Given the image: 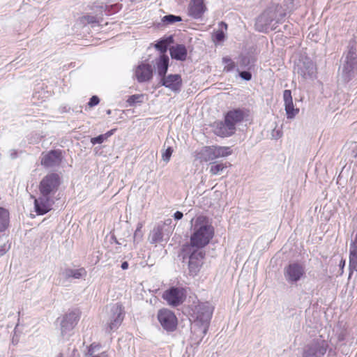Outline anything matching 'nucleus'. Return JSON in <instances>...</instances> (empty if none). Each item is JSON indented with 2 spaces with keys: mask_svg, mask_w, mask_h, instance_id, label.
<instances>
[{
  "mask_svg": "<svg viewBox=\"0 0 357 357\" xmlns=\"http://www.w3.org/2000/svg\"><path fill=\"white\" fill-rule=\"evenodd\" d=\"M9 223V213L8 211L0 207V231H4Z\"/></svg>",
  "mask_w": 357,
  "mask_h": 357,
  "instance_id": "cd10ccee",
  "label": "nucleus"
},
{
  "mask_svg": "<svg viewBox=\"0 0 357 357\" xmlns=\"http://www.w3.org/2000/svg\"><path fill=\"white\" fill-rule=\"evenodd\" d=\"M105 140H107V139H106L105 135L103 134V135H100L98 137L91 138V142L93 144H102Z\"/></svg>",
  "mask_w": 357,
  "mask_h": 357,
  "instance_id": "f704fd0d",
  "label": "nucleus"
},
{
  "mask_svg": "<svg viewBox=\"0 0 357 357\" xmlns=\"http://www.w3.org/2000/svg\"><path fill=\"white\" fill-rule=\"evenodd\" d=\"M296 70L298 74L305 79H313L317 72L315 64L310 59L300 61L297 64Z\"/></svg>",
  "mask_w": 357,
  "mask_h": 357,
  "instance_id": "f8f14e48",
  "label": "nucleus"
},
{
  "mask_svg": "<svg viewBox=\"0 0 357 357\" xmlns=\"http://www.w3.org/2000/svg\"><path fill=\"white\" fill-rule=\"evenodd\" d=\"M142 227H143V224L142 222H139L137 224V227L134 233V236H133V241L135 243L140 241L142 238V236H143V234L142 232Z\"/></svg>",
  "mask_w": 357,
  "mask_h": 357,
  "instance_id": "2f4dec72",
  "label": "nucleus"
},
{
  "mask_svg": "<svg viewBox=\"0 0 357 357\" xmlns=\"http://www.w3.org/2000/svg\"><path fill=\"white\" fill-rule=\"evenodd\" d=\"M232 153L229 146H206L195 152V156L201 162H209L220 158H226Z\"/></svg>",
  "mask_w": 357,
  "mask_h": 357,
  "instance_id": "39448f33",
  "label": "nucleus"
},
{
  "mask_svg": "<svg viewBox=\"0 0 357 357\" xmlns=\"http://www.w3.org/2000/svg\"><path fill=\"white\" fill-rule=\"evenodd\" d=\"M169 53L172 59L185 61L187 58L188 50L184 45L177 44L169 48Z\"/></svg>",
  "mask_w": 357,
  "mask_h": 357,
  "instance_id": "4be33fe9",
  "label": "nucleus"
},
{
  "mask_svg": "<svg viewBox=\"0 0 357 357\" xmlns=\"http://www.w3.org/2000/svg\"><path fill=\"white\" fill-rule=\"evenodd\" d=\"M86 274L87 272L84 268H80L78 269L65 268L60 272L59 277L60 280L63 284L71 278L75 279H79L85 277Z\"/></svg>",
  "mask_w": 357,
  "mask_h": 357,
  "instance_id": "f3484780",
  "label": "nucleus"
},
{
  "mask_svg": "<svg viewBox=\"0 0 357 357\" xmlns=\"http://www.w3.org/2000/svg\"><path fill=\"white\" fill-rule=\"evenodd\" d=\"M158 319L162 327L167 331H173L177 326V318L174 313L167 308L161 309L158 312Z\"/></svg>",
  "mask_w": 357,
  "mask_h": 357,
  "instance_id": "9d476101",
  "label": "nucleus"
},
{
  "mask_svg": "<svg viewBox=\"0 0 357 357\" xmlns=\"http://www.w3.org/2000/svg\"><path fill=\"white\" fill-rule=\"evenodd\" d=\"M344 265H345V261L342 259L340 261V266L342 267V268H343Z\"/></svg>",
  "mask_w": 357,
  "mask_h": 357,
  "instance_id": "c03bdc74",
  "label": "nucleus"
},
{
  "mask_svg": "<svg viewBox=\"0 0 357 357\" xmlns=\"http://www.w3.org/2000/svg\"><path fill=\"white\" fill-rule=\"evenodd\" d=\"M173 153L172 147H168L162 154V158L165 162H168Z\"/></svg>",
  "mask_w": 357,
  "mask_h": 357,
  "instance_id": "72a5a7b5",
  "label": "nucleus"
},
{
  "mask_svg": "<svg viewBox=\"0 0 357 357\" xmlns=\"http://www.w3.org/2000/svg\"><path fill=\"white\" fill-rule=\"evenodd\" d=\"M7 251V249L5 245L0 247V255H4Z\"/></svg>",
  "mask_w": 357,
  "mask_h": 357,
  "instance_id": "a19ab883",
  "label": "nucleus"
},
{
  "mask_svg": "<svg viewBox=\"0 0 357 357\" xmlns=\"http://www.w3.org/2000/svg\"><path fill=\"white\" fill-rule=\"evenodd\" d=\"M224 38L225 34L222 31H218L215 34V39L218 42L223 40Z\"/></svg>",
  "mask_w": 357,
  "mask_h": 357,
  "instance_id": "4c0bfd02",
  "label": "nucleus"
},
{
  "mask_svg": "<svg viewBox=\"0 0 357 357\" xmlns=\"http://www.w3.org/2000/svg\"><path fill=\"white\" fill-rule=\"evenodd\" d=\"M204 253L200 250H194L189 258V274L195 276L199 273L203 264Z\"/></svg>",
  "mask_w": 357,
  "mask_h": 357,
  "instance_id": "4468645a",
  "label": "nucleus"
},
{
  "mask_svg": "<svg viewBox=\"0 0 357 357\" xmlns=\"http://www.w3.org/2000/svg\"><path fill=\"white\" fill-rule=\"evenodd\" d=\"M181 20H181V17L173 15H165L162 18L163 22H165L166 24H171L176 22H181Z\"/></svg>",
  "mask_w": 357,
  "mask_h": 357,
  "instance_id": "7c9ffc66",
  "label": "nucleus"
},
{
  "mask_svg": "<svg viewBox=\"0 0 357 357\" xmlns=\"http://www.w3.org/2000/svg\"><path fill=\"white\" fill-rule=\"evenodd\" d=\"M128 268V263L127 261H124L121 264V268L126 270Z\"/></svg>",
  "mask_w": 357,
  "mask_h": 357,
  "instance_id": "37998d69",
  "label": "nucleus"
},
{
  "mask_svg": "<svg viewBox=\"0 0 357 357\" xmlns=\"http://www.w3.org/2000/svg\"><path fill=\"white\" fill-rule=\"evenodd\" d=\"M79 319V314L76 311L66 314L61 321V333L62 336L68 335Z\"/></svg>",
  "mask_w": 357,
  "mask_h": 357,
  "instance_id": "9b49d317",
  "label": "nucleus"
},
{
  "mask_svg": "<svg viewBox=\"0 0 357 357\" xmlns=\"http://www.w3.org/2000/svg\"><path fill=\"white\" fill-rule=\"evenodd\" d=\"M240 76L242 79L245 80H250L252 78V75L250 72L243 71L240 73Z\"/></svg>",
  "mask_w": 357,
  "mask_h": 357,
  "instance_id": "e433bc0d",
  "label": "nucleus"
},
{
  "mask_svg": "<svg viewBox=\"0 0 357 357\" xmlns=\"http://www.w3.org/2000/svg\"><path fill=\"white\" fill-rule=\"evenodd\" d=\"M286 16V12L282 6L272 4L258 16L255 21V29L260 32H268L275 30L281 24Z\"/></svg>",
  "mask_w": 357,
  "mask_h": 357,
  "instance_id": "f03ea898",
  "label": "nucleus"
},
{
  "mask_svg": "<svg viewBox=\"0 0 357 357\" xmlns=\"http://www.w3.org/2000/svg\"><path fill=\"white\" fill-rule=\"evenodd\" d=\"M123 320V308L122 305L115 303L109 307V318L106 328L107 332L116 330Z\"/></svg>",
  "mask_w": 357,
  "mask_h": 357,
  "instance_id": "1a4fd4ad",
  "label": "nucleus"
},
{
  "mask_svg": "<svg viewBox=\"0 0 357 357\" xmlns=\"http://www.w3.org/2000/svg\"><path fill=\"white\" fill-rule=\"evenodd\" d=\"M168 66H169V57L165 54L161 55L158 59V61L157 62V68H158V75L161 77H163L165 76L166 73L168 69Z\"/></svg>",
  "mask_w": 357,
  "mask_h": 357,
  "instance_id": "393cba45",
  "label": "nucleus"
},
{
  "mask_svg": "<svg viewBox=\"0 0 357 357\" xmlns=\"http://www.w3.org/2000/svg\"><path fill=\"white\" fill-rule=\"evenodd\" d=\"M357 73V59L356 50L351 47L345 56L344 61L340 69V79L344 83L349 82Z\"/></svg>",
  "mask_w": 357,
  "mask_h": 357,
  "instance_id": "423d86ee",
  "label": "nucleus"
},
{
  "mask_svg": "<svg viewBox=\"0 0 357 357\" xmlns=\"http://www.w3.org/2000/svg\"><path fill=\"white\" fill-rule=\"evenodd\" d=\"M114 130H111L106 132L105 135L106 139H107L108 137H109L112 135H113Z\"/></svg>",
  "mask_w": 357,
  "mask_h": 357,
  "instance_id": "79ce46f5",
  "label": "nucleus"
},
{
  "mask_svg": "<svg viewBox=\"0 0 357 357\" xmlns=\"http://www.w3.org/2000/svg\"><path fill=\"white\" fill-rule=\"evenodd\" d=\"M100 102V100L98 96H93L90 98V100L88 103L90 107H94L97 105Z\"/></svg>",
  "mask_w": 357,
  "mask_h": 357,
  "instance_id": "c9c22d12",
  "label": "nucleus"
},
{
  "mask_svg": "<svg viewBox=\"0 0 357 357\" xmlns=\"http://www.w3.org/2000/svg\"><path fill=\"white\" fill-rule=\"evenodd\" d=\"M349 276L353 271H357V244L352 243L349 248Z\"/></svg>",
  "mask_w": 357,
  "mask_h": 357,
  "instance_id": "b1692460",
  "label": "nucleus"
},
{
  "mask_svg": "<svg viewBox=\"0 0 357 357\" xmlns=\"http://www.w3.org/2000/svg\"><path fill=\"white\" fill-rule=\"evenodd\" d=\"M206 10L204 0H190L188 13L192 17L195 19L202 17Z\"/></svg>",
  "mask_w": 357,
  "mask_h": 357,
  "instance_id": "6ab92c4d",
  "label": "nucleus"
},
{
  "mask_svg": "<svg viewBox=\"0 0 357 357\" xmlns=\"http://www.w3.org/2000/svg\"><path fill=\"white\" fill-rule=\"evenodd\" d=\"M110 113H111V111L109 109L107 111V114H110Z\"/></svg>",
  "mask_w": 357,
  "mask_h": 357,
  "instance_id": "a18cd8bd",
  "label": "nucleus"
},
{
  "mask_svg": "<svg viewBox=\"0 0 357 357\" xmlns=\"http://www.w3.org/2000/svg\"><path fill=\"white\" fill-rule=\"evenodd\" d=\"M209 168V172L211 175L215 176L219 175L224 172L225 169L230 165L229 163L227 162H211Z\"/></svg>",
  "mask_w": 357,
  "mask_h": 357,
  "instance_id": "a878e982",
  "label": "nucleus"
},
{
  "mask_svg": "<svg viewBox=\"0 0 357 357\" xmlns=\"http://www.w3.org/2000/svg\"><path fill=\"white\" fill-rule=\"evenodd\" d=\"M243 118V112L240 109H237L228 112L225 115V119L229 124L236 127V124L241 122Z\"/></svg>",
  "mask_w": 357,
  "mask_h": 357,
  "instance_id": "5701e85b",
  "label": "nucleus"
},
{
  "mask_svg": "<svg viewBox=\"0 0 357 357\" xmlns=\"http://www.w3.org/2000/svg\"><path fill=\"white\" fill-rule=\"evenodd\" d=\"M284 276L290 284H296L305 278V268L303 264L292 262L284 267Z\"/></svg>",
  "mask_w": 357,
  "mask_h": 357,
  "instance_id": "0eeeda50",
  "label": "nucleus"
},
{
  "mask_svg": "<svg viewBox=\"0 0 357 357\" xmlns=\"http://www.w3.org/2000/svg\"><path fill=\"white\" fill-rule=\"evenodd\" d=\"M193 232L190 236V245L197 250L208 244L214 235V229L208 219L199 215L195 220L192 219Z\"/></svg>",
  "mask_w": 357,
  "mask_h": 357,
  "instance_id": "7ed1b4c3",
  "label": "nucleus"
},
{
  "mask_svg": "<svg viewBox=\"0 0 357 357\" xmlns=\"http://www.w3.org/2000/svg\"><path fill=\"white\" fill-rule=\"evenodd\" d=\"M213 312V307L209 303H202L195 307L194 326L198 327L202 337L207 333Z\"/></svg>",
  "mask_w": 357,
  "mask_h": 357,
  "instance_id": "20e7f679",
  "label": "nucleus"
},
{
  "mask_svg": "<svg viewBox=\"0 0 357 357\" xmlns=\"http://www.w3.org/2000/svg\"><path fill=\"white\" fill-rule=\"evenodd\" d=\"M144 95L135 94L130 96L127 100L130 105H133L135 102H142L143 101Z\"/></svg>",
  "mask_w": 357,
  "mask_h": 357,
  "instance_id": "473e14b6",
  "label": "nucleus"
},
{
  "mask_svg": "<svg viewBox=\"0 0 357 357\" xmlns=\"http://www.w3.org/2000/svg\"><path fill=\"white\" fill-rule=\"evenodd\" d=\"M60 185V177L56 173L46 175L39 185L40 197L35 199L36 211L38 215H43L50 211L54 204L52 197L58 190Z\"/></svg>",
  "mask_w": 357,
  "mask_h": 357,
  "instance_id": "f257e3e1",
  "label": "nucleus"
},
{
  "mask_svg": "<svg viewBox=\"0 0 357 357\" xmlns=\"http://www.w3.org/2000/svg\"><path fill=\"white\" fill-rule=\"evenodd\" d=\"M9 153L12 159H15L17 157V151L15 149L10 150Z\"/></svg>",
  "mask_w": 357,
  "mask_h": 357,
  "instance_id": "58836bf2",
  "label": "nucleus"
},
{
  "mask_svg": "<svg viewBox=\"0 0 357 357\" xmlns=\"http://www.w3.org/2000/svg\"><path fill=\"white\" fill-rule=\"evenodd\" d=\"M183 213H181V211H176L174 214V218L175 220H181L183 218Z\"/></svg>",
  "mask_w": 357,
  "mask_h": 357,
  "instance_id": "ea45409f",
  "label": "nucleus"
},
{
  "mask_svg": "<svg viewBox=\"0 0 357 357\" xmlns=\"http://www.w3.org/2000/svg\"><path fill=\"white\" fill-rule=\"evenodd\" d=\"M285 112L287 119L294 118L299 112V109L294 108L291 92L290 90H284L283 92Z\"/></svg>",
  "mask_w": 357,
  "mask_h": 357,
  "instance_id": "a211bd4d",
  "label": "nucleus"
},
{
  "mask_svg": "<svg viewBox=\"0 0 357 357\" xmlns=\"http://www.w3.org/2000/svg\"><path fill=\"white\" fill-rule=\"evenodd\" d=\"M161 84L174 92H178L182 86V79L178 74H171L162 77Z\"/></svg>",
  "mask_w": 357,
  "mask_h": 357,
  "instance_id": "dca6fc26",
  "label": "nucleus"
},
{
  "mask_svg": "<svg viewBox=\"0 0 357 357\" xmlns=\"http://www.w3.org/2000/svg\"><path fill=\"white\" fill-rule=\"evenodd\" d=\"M61 160L62 155L61 151H50L46 153H43L41 165L45 167H53L59 165Z\"/></svg>",
  "mask_w": 357,
  "mask_h": 357,
  "instance_id": "2eb2a0df",
  "label": "nucleus"
},
{
  "mask_svg": "<svg viewBox=\"0 0 357 357\" xmlns=\"http://www.w3.org/2000/svg\"><path fill=\"white\" fill-rule=\"evenodd\" d=\"M172 43H173V38H172V36H169L164 40H162L158 42L155 45V47L158 50H159L162 54H164L167 50L168 45Z\"/></svg>",
  "mask_w": 357,
  "mask_h": 357,
  "instance_id": "c85d7f7f",
  "label": "nucleus"
},
{
  "mask_svg": "<svg viewBox=\"0 0 357 357\" xmlns=\"http://www.w3.org/2000/svg\"><path fill=\"white\" fill-rule=\"evenodd\" d=\"M327 344L324 340L313 342L304 349L303 357H322L326 350Z\"/></svg>",
  "mask_w": 357,
  "mask_h": 357,
  "instance_id": "ddd939ff",
  "label": "nucleus"
},
{
  "mask_svg": "<svg viewBox=\"0 0 357 357\" xmlns=\"http://www.w3.org/2000/svg\"><path fill=\"white\" fill-rule=\"evenodd\" d=\"M162 298L169 305L177 307L181 305L186 298L185 289L181 287H170L163 292Z\"/></svg>",
  "mask_w": 357,
  "mask_h": 357,
  "instance_id": "6e6552de",
  "label": "nucleus"
},
{
  "mask_svg": "<svg viewBox=\"0 0 357 357\" xmlns=\"http://www.w3.org/2000/svg\"><path fill=\"white\" fill-rule=\"evenodd\" d=\"M162 229L160 226H157L150 232L149 241L151 243H157L162 241Z\"/></svg>",
  "mask_w": 357,
  "mask_h": 357,
  "instance_id": "bb28decb",
  "label": "nucleus"
},
{
  "mask_svg": "<svg viewBox=\"0 0 357 357\" xmlns=\"http://www.w3.org/2000/svg\"><path fill=\"white\" fill-rule=\"evenodd\" d=\"M236 127H233L231 124L226 122H218L215 127V133L222 137L231 136L234 133Z\"/></svg>",
  "mask_w": 357,
  "mask_h": 357,
  "instance_id": "412c9836",
  "label": "nucleus"
},
{
  "mask_svg": "<svg viewBox=\"0 0 357 357\" xmlns=\"http://www.w3.org/2000/svg\"><path fill=\"white\" fill-rule=\"evenodd\" d=\"M222 62L225 64L224 70L229 72L235 68V63L230 58L224 57L222 59Z\"/></svg>",
  "mask_w": 357,
  "mask_h": 357,
  "instance_id": "c756f323",
  "label": "nucleus"
},
{
  "mask_svg": "<svg viewBox=\"0 0 357 357\" xmlns=\"http://www.w3.org/2000/svg\"><path fill=\"white\" fill-rule=\"evenodd\" d=\"M153 69L148 63L139 64L135 70V76L138 82H144L152 78Z\"/></svg>",
  "mask_w": 357,
  "mask_h": 357,
  "instance_id": "aec40b11",
  "label": "nucleus"
}]
</instances>
